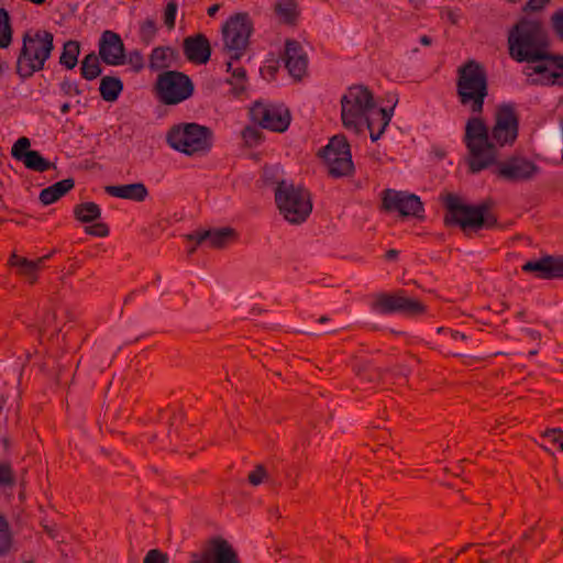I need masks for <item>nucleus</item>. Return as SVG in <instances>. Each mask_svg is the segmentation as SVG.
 <instances>
[{
    "label": "nucleus",
    "mask_w": 563,
    "mask_h": 563,
    "mask_svg": "<svg viewBox=\"0 0 563 563\" xmlns=\"http://www.w3.org/2000/svg\"><path fill=\"white\" fill-rule=\"evenodd\" d=\"M519 120L512 104H500L495 113L490 134L479 115L471 117L465 124L464 143L468 151V167L478 173L494 165L498 147L512 145L518 136Z\"/></svg>",
    "instance_id": "1"
},
{
    "label": "nucleus",
    "mask_w": 563,
    "mask_h": 563,
    "mask_svg": "<svg viewBox=\"0 0 563 563\" xmlns=\"http://www.w3.org/2000/svg\"><path fill=\"white\" fill-rule=\"evenodd\" d=\"M510 57L518 63H536L549 57V36L542 22L521 19L508 33Z\"/></svg>",
    "instance_id": "2"
},
{
    "label": "nucleus",
    "mask_w": 563,
    "mask_h": 563,
    "mask_svg": "<svg viewBox=\"0 0 563 563\" xmlns=\"http://www.w3.org/2000/svg\"><path fill=\"white\" fill-rule=\"evenodd\" d=\"M54 51V35L47 30H27L22 35L15 73L24 81L44 69Z\"/></svg>",
    "instance_id": "3"
},
{
    "label": "nucleus",
    "mask_w": 563,
    "mask_h": 563,
    "mask_svg": "<svg viewBox=\"0 0 563 563\" xmlns=\"http://www.w3.org/2000/svg\"><path fill=\"white\" fill-rule=\"evenodd\" d=\"M456 96L461 106L479 115L488 96V77L485 67L475 59H468L456 70Z\"/></svg>",
    "instance_id": "4"
},
{
    "label": "nucleus",
    "mask_w": 563,
    "mask_h": 563,
    "mask_svg": "<svg viewBox=\"0 0 563 563\" xmlns=\"http://www.w3.org/2000/svg\"><path fill=\"white\" fill-rule=\"evenodd\" d=\"M444 206L446 208L445 225H459L465 233L497 225V218L489 212L490 203L488 201L468 206L463 203L456 195L448 194L444 197Z\"/></svg>",
    "instance_id": "5"
},
{
    "label": "nucleus",
    "mask_w": 563,
    "mask_h": 563,
    "mask_svg": "<svg viewBox=\"0 0 563 563\" xmlns=\"http://www.w3.org/2000/svg\"><path fill=\"white\" fill-rule=\"evenodd\" d=\"M213 133L195 122L174 124L166 134L167 144L187 156L205 155L212 147Z\"/></svg>",
    "instance_id": "6"
},
{
    "label": "nucleus",
    "mask_w": 563,
    "mask_h": 563,
    "mask_svg": "<svg viewBox=\"0 0 563 563\" xmlns=\"http://www.w3.org/2000/svg\"><path fill=\"white\" fill-rule=\"evenodd\" d=\"M275 201L285 220L300 224L312 211L310 194L300 186L282 180L275 189Z\"/></svg>",
    "instance_id": "7"
},
{
    "label": "nucleus",
    "mask_w": 563,
    "mask_h": 563,
    "mask_svg": "<svg viewBox=\"0 0 563 563\" xmlns=\"http://www.w3.org/2000/svg\"><path fill=\"white\" fill-rule=\"evenodd\" d=\"M376 108L372 91L362 85L347 89L341 99V119L344 128L356 134L363 132V118Z\"/></svg>",
    "instance_id": "8"
},
{
    "label": "nucleus",
    "mask_w": 563,
    "mask_h": 563,
    "mask_svg": "<svg viewBox=\"0 0 563 563\" xmlns=\"http://www.w3.org/2000/svg\"><path fill=\"white\" fill-rule=\"evenodd\" d=\"M154 90L161 103L176 106L192 97L195 85L185 73L165 70L157 76Z\"/></svg>",
    "instance_id": "9"
},
{
    "label": "nucleus",
    "mask_w": 563,
    "mask_h": 563,
    "mask_svg": "<svg viewBox=\"0 0 563 563\" xmlns=\"http://www.w3.org/2000/svg\"><path fill=\"white\" fill-rule=\"evenodd\" d=\"M253 32L252 20L246 12L230 16L222 26L224 49L231 59H240L246 52Z\"/></svg>",
    "instance_id": "10"
},
{
    "label": "nucleus",
    "mask_w": 563,
    "mask_h": 563,
    "mask_svg": "<svg viewBox=\"0 0 563 563\" xmlns=\"http://www.w3.org/2000/svg\"><path fill=\"white\" fill-rule=\"evenodd\" d=\"M320 156L327 164L329 175L334 178L349 176L354 169L350 144L342 134L331 137L320 151Z\"/></svg>",
    "instance_id": "11"
},
{
    "label": "nucleus",
    "mask_w": 563,
    "mask_h": 563,
    "mask_svg": "<svg viewBox=\"0 0 563 563\" xmlns=\"http://www.w3.org/2000/svg\"><path fill=\"white\" fill-rule=\"evenodd\" d=\"M372 308L382 314L399 312L417 317L426 312V306L418 299L407 297L404 290L377 294L372 302Z\"/></svg>",
    "instance_id": "12"
},
{
    "label": "nucleus",
    "mask_w": 563,
    "mask_h": 563,
    "mask_svg": "<svg viewBox=\"0 0 563 563\" xmlns=\"http://www.w3.org/2000/svg\"><path fill=\"white\" fill-rule=\"evenodd\" d=\"M188 563H241L238 552L222 537H214L199 550L191 552Z\"/></svg>",
    "instance_id": "13"
},
{
    "label": "nucleus",
    "mask_w": 563,
    "mask_h": 563,
    "mask_svg": "<svg viewBox=\"0 0 563 563\" xmlns=\"http://www.w3.org/2000/svg\"><path fill=\"white\" fill-rule=\"evenodd\" d=\"M382 206L385 211L398 212L401 217L422 218L423 213L420 198L406 191L385 189L382 192Z\"/></svg>",
    "instance_id": "14"
},
{
    "label": "nucleus",
    "mask_w": 563,
    "mask_h": 563,
    "mask_svg": "<svg viewBox=\"0 0 563 563\" xmlns=\"http://www.w3.org/2000/svg\"><path fill=\"white\" fill-rule=\"evenodd\" d=\"M251 118L263 129H268L275 132H284L290 123V113L288 109L255 102L251 108Z\"/></svg>",
    "instance_id": "15"
},
{
    "label": "nucleus",
    "mask_w": 563,
    "mask_h": 563,
    "mask_svg": "<svg viewBox=\"0 0 563 563\" xmlns=\"http://www.w3.org/2000/svg\"><path fill=\"white\" fill-rule=\"evenodd\" d=\"M539 170L532 161L523 156H512L498 163L496 174L505 180L518 183L532 179Z\"/></svg>",
    "instance_id": "16"
},
{
    "label": "nucleus",
    "mask_w": 563,
    "mask_h": 563,
    "mask_svg": "<svg viewBox=\"0 0 563 563\" xmlns=\"http://www.w3.org/2000/svg\"><path fill=\"white\" fill-rule=\"evenodd\" d=\"M31 142L27 137H20L11 148V155L22 162L27 169L43 173L48 170L53 164L45 159L37 151L30 150Z\"/></svg>",
    "instance_id": "17"
},
{
    "label": "nucleus",
    "mask_w": 563,
    "mask_h": 563,
    "mask_svg": "<svg viewBox=\"0 0 563 563\" xmlns=\"http://www.w3.org/2000/svg\"><path fill=\"white\" fill-rule=\"evenodd\" d=\"M99 56L111 66L122 65L125 62V48L119 34L104 31L99 41Z\"/></svg>",
    "instance_id": "18"
},
{
    "label": "nucleus",
    "mask_w": 563,
    "mask_h": 563,
    "mask_svg": "<svg viewBox=\"0 0 563 563\" xmlns=\"http://www.w3.org/2000/svg\"><path fill=\"white\" fill-rule=\"evenodd\" d=\"M284 60L289 75L295 79L300 80L306 75L308 56L298 41L286 40Z\"/></svg>",
    "instance_id": "19"
},
{
    "label": "nucleus",
    "mask_w": 563,
    "mask_h": 563,
    "mask_svg": "<svg viewBox=\"0 0 563 563\" xmlns=\"http://www.w3.org/2000/svg\"><path fill=\"white\" fill-rule=\"evenodd\" d=\"M522 271L537 273V276L544 279L563 278V257L544 256L538 261L527 262Z\"/></svg>",
    "instance_id": "20"
},
{
    "label": "nucleus",
    "mask_w": 563,
    "mask_h": 563,
    "mask_svg": "<svg viewBox=\"0 0 563 563\" xmlns=\"http://www.w3.org/2000/svg\"><path fill=\"white\" fill-rule=\"evenodd\" d=\"M184 54L195 64H206L210 59L211 46L206 35L199 33L188 36L183 42Z\"/></svg>",
    "instance_id": "21"
},
{
    "label": "nucleus",
    "mask_w": 563,
    "mask_h": 563,
    "mask_svg": "<svg viewBox=\"0 0 563 563\" xmlns=\"http://www.w3.org/2000/svg\"><path fill=\"white\" fill-rule=\"evenodd\" d=\"M179 53L170 46H157L148 56V68L152 71L167 70L177 65Z\"/></svg>",
    "instance_id": "22"
},
{
    "label": "nucleus",
    "mask_w": 563,
    "mask_h": 563,
    "mask_svg": "<svg viewBox=\"0 0 563 563\" xmlns=\"http://www.w3.org/2000/svg\"><path fill=\"white\" fill-rule=\"evenodd\" d=\"M393 110L394 108L388 110L385 108H375L371 113L363 118L365 120L366 128L369 131L372 141L375 142L383 135L391 120Z\"/></svg>",
    "instance_id": "23"
},
{
    "label": "nucleus",
    "mask_w": 563,
    "mask_h": 563,
    "mask_svg": "<svg viewBox=\"0 0 563 563\" xmlns=\"http://www.w3.org/2000/svg\"><path fill=\"white\" fill-rule=\"evenodd\" d=\"M104 190L108 195L117 198L134 200L137 202L144 201L148 196L147 188L142 183L106 186Z\"/></svg>",
    "instance_id": "24"
},
{
    "label": "nucleus",
    "mask_w": 563,
    "mask_h": 563,
    "mask_svg": "<svg viewBox=\"0 0 563 563\" xmlns=\"http://www.w3.org/2000/svg\"><path fill=\"white\" fill-rule=\"evenodd\" d=\"M75 186L73 178L57 181L41 190L38 199L44 206L52 205L69 192Z\"/></svg>",
    "instance_id": "25"
},
{
    "label": "nucleus",
    "mask_w": 563,
    "mask_h": 563,
    "mask_svg": "<svg viewBox=\"0 0 563 563\" xmlns=\"http://www.w3.org/2000/svg\"><path fill=\"white\" fill-rule=\"evenodd\" d=\"M538 64L536 66H528L526 67L525 74L528 77H532L533 75H538V79H531L532 82H540V84H553L554 77H552V73L554 71V56H551L549 54V57H547L543 60H538Z\"/></svg>",
    "instance_id": "26"
},
{
    "label": "nucleus",
    "mask_w": 563,
    "mask_h": 563,
    "mask_svg": "<svg viewBox=\"0 0 563 563\" xmlns=\"http://www.w3.org/2000/svg\"><path fill=\"white\" fill-rule=\"evenodd\" d=\"M209 236L207 243L212 249H224L236 239V232L234 229L225 227L216 230H208Z\"/></svg>",
    "instance_id": "27"
},
{
    "label": "nucleus",
    "mask_w": 563,
    "mask_h": 563,
    "mask_svg": "<svg viewBox=\"0 0 563 563\" xmlns=\"http://www.w3.org/2000/svg\"><path fill=\"white\" fill-rule=\"evenodd\" d=\"M122 90L123 84L120 78L112 76H104L101 78L99 91L104 101H115Z\"/></svg>",
    "instance_id": "28"
},
{
    "label": "nucleus",
    "mask_w": 563,
    "mask_h": 563,
    "mask_svg": "<svg viewBox=\"0 0 563 563\" xmlns=\"http://www.w3.org/2000/svg\"><path fill=\"white\" fill-rule=\"evenodd\" d=\"M74 216L82 223H90L101 217V210L95 202H82L74 208Z\"/></svg>",
    "instance_id": "29"
},
{
    "label": "nucleus",
    "mask_w": 563,
    "mask_h": 563,
    "mask_svg": "<svg viewBox=\"0 0 563 563\" xmlns=\"http://www.w3.org/2000/svg\"><path fill=\"white\" fill-rule=\"evenodd\" d=\"M80 53V45L77 41H67L64 44L62 55L59 57V64L67 69H73L78 63V56Z\"/></svg>",
    "instance_id": "30"
},
{
    "label": "nucleus",
    "mask_w": 563,
    "mask_h": 563,
    "mask_svg": "<svg viewBox=\"0 0 563 563\" xmlns=\"http://www.w3.org/2000/svg\"><path fill=\"white\" fill-rule=\"evenodd\" d=\"M48 257L49 255H45L37 258L36 261H29L27 258L26 261H22V264L16 268L18 274L26 278L30 284H34L37 280L38 269L41 268L44 261Z\"/></svg>",
    "instance_id": "31"
},
{
    "label": "nucleus",
    "mask_w": 563,
    "mask_h": 563,
    "mask_svg": "<svg viewBox=\"0 0 563 563\" xmlns=\"http://www.w3.org/2000/svg\"><path fill=\"white\" fill-rule=\"evenodd\" d=\"M13 533L9 521L0 514V556L9 554L13 548Z\"/></svg>",
    "instance_id": "32"
},
{
    "label": "nucleus",
    "mask_w": 563,
    "mask_h": 563,
    "mask_svg": "<svg viewBox=\"0 0 563 563\" xmlns=\"http://www.w3.org/2000/svg\"><path fill=\"white\" fill-rule=\"evenodd\" d=\"M80 74L87 80H92L100 76L101 67L98 56L95 53L88 54L81 60Z\"/></svg>",
    "instance_id": "33"
},
{
    "label": "nucleus",
    "mask_w": 563,
    "mask_h": 563,
    "mask_svg": "<svg viewBox=\"0 0 563 563\" xmlns=\"http://www.w3.org/2000/svg\"><path fill=\"white\" fill-rule=\"evenodd\" d=\"M227 68L232 73V78L228 79V82L233 87L234 96H240L246 89V71L243 67L232 68V62L227 63Z\"/></svg>",
    "instance_id": "34"
},
{
    "label": "nucleus",
    "mask_w": 563,
    "mask_h": 563,
    "mask_svg": "<svg viewBox=\"0 0 563 563\" xmlns=\"http://www.w3.org/2000/svg\"><path fill=\"white\" fill-rule=\"evenodd\" d=\"M12 25L9 12L0 8V47L8 48L12 43Z\"/></svg>",
    "instance_id": "35"
},
{
    "label": "nucleus",
    "mask_w": 563,
    "mask_h": 563,
    "mask_svg": "<svg viewBox=\"0 0 563 563\" xmlns=\"http://www.w3.org/2000/svg\"><path fill=\"white\" fill-rule=\"evenodd\" d=\"M275 12L286 23H292L297 18L296 0H277Z\"/></svg>",
    "instance_id": "36"
},
{
    "label": "nucleus",
    "mask_w": 563,
    "mask_h": 563,
    "mask_svg": "<svg viewBox=\"0 0 563 563\" xmlns=\"http://www.w3.org/2000/svg\"><path fill=\"white\" fill-rule=\"evenodd\" d=\"M157 34L156 21L152 18H147L140 24V40L145 45L151 44Z\"/></svg>",
    "instance_id": "37"
},
{
    "label": "nucleus",
    "mask_w": 563,
    "mask_h": 563,
    "mask_svg": "<svg viewBox=\"0 0 563 563\" xmlns=\"http://www.w3.org/2000/svg\"><path fill=\"white\" fill-rule=\"evenodd\" d=\"M60 330H62V328L57 323L56 312L47 311L41 322L40 332L41 333L58 334L60 332Z\"/></svg>",
    "instance_id": "38"
},
{
    "label": "nucleus",
    "mask_w": 563,
    "mask_h": 563,
    "mask_svg": "<svg viewBox=\"0 0 563 563\" xmlns=\"http://www.w3.org/2000/svg\"><path fill=\"white\" fill-rule=\"evenodd\" d=\"M268 478V473L264 465L257 464L249 474L247 481L252 486H258Z\"/></svg>",
    "instance_id": "39"
},
{
    "label": "nucleus",
    "mask_w": 563,
    "mask_h": 563,
    "mask_svg": "<svg viewBox=\"0 0 563 563\" xmlns=\"http://www.w3.org/2000/svg\"><path fill=\"white\" fill-rule=\"evenodd\" d=\"M242 136L249 146H255L262 141L263 133L260 129L254 126H246Z\"/></svg>",
    "instance_id": "40"
},
{
    "label": "nucleus",
    "mask_w": 563,
    "mask_h": 563,
    "mask_svg": "<svg viewBox=\"0 0 563 563\" xmlns=\"http://www.w3.org/2000/svg\"><path fill=\"white\" fill-rule=\"evenodd\" d=\"M177 13V3L174 0H170L164 11V23L168 30H173L175 27V20Z\"/></svg>",
    "instance_id": "41"
},
{
    "label": "nucleus",
    "mask_w": 563,
    "mask_h": 563,
    "mask_svg": "<svg viewBox=\"0 0 563 563\" xmlns=\"http://www.w3.org/2000/svg\"><path fill=\"white\" fill-rule=\"evenodd\" d=\"M0 485L9 487L14 485L13 471L8 463H0Z\"/></svg>",
    "instance_id": "42"
},
{
    "label": "nucleus",
    "mask_w": 563,
    "mask_h": 563,
    "mask_svg": "<svg viewBox=\"0 0 563 563\" xmlns=\"http://www.w3.org/2000/svg\"><path fill=\"white\" fill-rule=\"evenodd\" d=\"M554 34L563 41V10L555 11L550 19Z\"/></svg>",
    "instance_id": "43"
},
{
    "label": "nucleus",
    "mask_w": 563,
    "mask_h": 563,
    "mask_svg": "<svg viewBox=\"0 0 563 563\" xmlns=\"http://www.w3.org/2000/svg\"><path fill=\"white\" fill-rule=\"evenodd\" d=\"M128 63L136 73L141 71L144 68V57L140 51L130 52Z\"/></svg>",
    "instance_id": "44"
},
{
    "label": "nucleus",
    "mask_w": 563,
    "mask_h": 563,
    "mask_svg": "<svg viewBox=\"0 0 563 563\" xmlns=\"http://www.w3.org/2000/svg\"><path fill=\"white\" fill-rule=\"evenodd\" d=\"M543 438L549 439L553 444H558L559 449L563 451V431L560 429H549L543 434Z\"/></svg>",
    "instance_id": "45"
},
{
    "label": "nucleus",
    "mask_w": 563,
    "mask_h": 563,
    "mask_svg": "<svg viewBox=\"0 0 563 563\" xmlns=\"http://www.w3.org/2000/svg\"><path fill=\"white\" fill-rule=\"evenodd\" d=\"M167 562H168L167 555L162 553L157 549L150 550L143 560V563H167Z\"/></svg>",
    "instance_id": "46"
},
{
    "label": "nucleus",
    "mask_w": 563,
    "mask_h": 563,
    "mask_svg": "<svg viewBox=\"0 0 563 563\" xmlns=\"http://www.w3.org/2000/svg\"><path fill=\"white\" fill-rule=\"evenodd\" d=\"M85 231L89 235L100 236V238H104L109 234L108 225L102 222L86 227Z\"/></svg>",
    "instance_id": "47"
},
{
    "label": "nucleus",
    "mask_w": 563,
    "mask_h": 563,
    "mask_svg": "<svg viewBox=\"0 0 563 563\" xmlns=\"http://www.w3.org/2000/svg\"><path fill=\"white\" fill-rule=\"evenodd\" d=\"M554 71L552 73L553 84L563 86V56H554Z\"/></svg>",
    "instance_id": "48"
},
{
    "label": "nucleus",
    "mask_w": 563,
    "mask_h": 563,
    "mask_svg": "<svg viewBox=\"0 0 563 563\" xmlns=\"http://www.w3.org/2000/svg\"><path fill=\"white\" fill-rule=\"evenodd\" d=\"M60 89L66 96H79L81 95V90L79 89L78 85L76 82H73L68 79H65L60 84Z\"/></svg>",
    "instance_id": "49"
},
{
    "label": "nucleus",
    "mask_w": 563,
    "mask_h": 563,
    "mask_svg": "<svg viewBox=\"0 0 563 563\" xmlns=\"http://www.w3.org/2000/svg\"><path fill=\"white\" fill-rule=\"evenodd\" d=\"M550 0H529L525 7H523V11L525 12H534V11H540L544 8V5L549 2Z\"/></svg>",
    "instance_id": "50"
},
{
    "label": "nucleus",
    "mask_w": 563,
    "mask_h": 563,
    "mask_svg": "<svg viewBox=\"0 0 563 563\" xmlns=\"http://www.w3.org/2000/svg\"><path fill=\"white\" fill-rule=\"evenodd\" d=\"M208 236H209V231L207 230V231H197L195 233L187 234L186 239L188 241H195L196 245H200L202 243H207Z\"/></svg>",
    "instance_id": "51"
},
{
    "label": "nucleus",
    "mask_w": 563,
    "mask_h": 563,
    "mask_svg": "<svg viewBox=\"0 0 563 563\" xmlns=\"http://www.w3.org/2000/svg\"><path fill=\"white\" fill-rule=\"evenodd\" d=\"M22 261H26L25 257H22V256H19L18 254L15 253H12L10 258H9V262L8 264L12 267H15L18 268L22 263Z\"/></svg>",
    "instance_id": "52"
},
{
    "label": "nucleus",
    "mask_w": 563,
    "mask_h": 563,
    "mask_svg": "<svg viewBox=\"0 0 563 563\" xmlns=\"http://www.w3.org/2000/svg\"><path fill=\"white\" fill-rule=\"evenodd\" d=\"M442 14H445L446 19H448L452 24H454V25H455V24H457V22H459V15H457L454 11H452V10H450V9H446V10H444V11L442 12Z\"/></svg>",
    "instance_id": "53"
},
{
    "label": "nucleus",
    "mask_w": 563,
    "mask_h": 563,
    "mask_svg": "<svg viewBox=\"0 0 563 563\" xmlns=\"http://www.w3.org/2000/svg\"><path fill=\"white\" fill-rule=\"evenodd\" d=\"M220 4L216 3L208 8L207 13L209 16H214L216 13L219 11Z\"/></svg>",
    "instance_id": "54"
},
{
    "label": "nucleus",
    "mask_w": 563,
    "mask_h": 563,
    "mask_svg": "<svg viewBox=\"0 0 563 563\" xmlns=\"http://www.w3.org/2000/svg\"><path fill=\"white\" fill-rule=\"evenodd\" d=\"M451 335H452L453 340H457V339L466 340L467 339V336L464 333H461V332H457V331H452Z\"/></svg>",
    "instance_id": "55"
},
{
    "label": "nucleus",
    "mask_w": 563,
    "mask_h": 563,
    "mask_svg": "<svg viewBox=\"0 0 563 563\" xmlns=\"http://www.w3.org/2000/svg\"><path fill=\"white\" fill-rule=\"evenodd\" d=\"M385 256L387 260H395L398 256V252L396 250H388Z\"/></svg>",
    "instance_id": "56"
},
{
    "label": "nucleus",
    "mask_w": 563,
    "mask_h": 563,
    "mask_svg": "<svg viewBox=\"0 0 563 563\" xmlns=\"http://www.w3.org/2000/svg\"><path fill=\"white\" fill-rule=\"evenodd\" d=\"M420 43H421L422 45L429 46V45H431L432 40H431V37H430V36H428V35H422V36L420 37Z\"/></svg>",
    "instance_id": "57"
},
{
    "label": "nucleus",
    "mask_w": 563,
    "mask_h": 563,
    "mask_svg": "<svg viewBox=\"0 0 563 563\" xmlns=\"http://www.w3.org/2000/svg\"><path fill=\"white\" fill-rule=\"evenodd\" d=\"M416 9H420L426 0H408Z\"/></svg>",
    "instance_id": "58"
},
{
    "label": "nucleus",
    "mask_w": 563,
    "mask_h": 563,
    "mask_svg": "<svg viewBox=\"0 0 563 563\" xmlns=\"http://www.w3.org/2000/svg\"><path fill=\"white\" fill-rule=\"evenodd\" d=\"M527 333L530 336V339H532V340H539L540 339V333L537 332V331L527 330Z\"/></svg>",
    "instance_id": "59"
},
{
    "label": "nucleus",
    "mask_w": 563,
    "mask_h": 563,
    "mask_svg": "<svg viewBox=\"0 0 563 563\" xmlns=\"http://www.w3.org/2000/svg\"><path fill=\"white\" fill-rule=\"evenodd\" d=\"M69 109H70V104H69L68 102H65V103H64V104H62V107H60V112H62L63 114H66V113H68V112H69Z\"/></svg>",
    "instance_id": "60"
},
{
    "label": "nucleus",
    "mask_w": 563,
    "mask_h": 563,
    "mask_svg": "<svg viewBox=\"0 0 563 563\" xmlns=\"http://www.w3.org/2000/svg\"><path fill=\"white\" fill-rule=\"evenodd\" d=\"M44 530L46 531V533H47L51 538H53V539H54V538H56V533H55V531H54L51 527L45 526V527H44Z\"/></svg>",
    "instance_id": "61"
},
{
    "label": "nucleus",
    "mask_w": 563,
    "mask_h": 563,
    "mask_svg": "<svg viewBox=\"0 0 563 563\" xmlns=\"http://www.w3.org/2000/svg\"><path fill=\"white\" fill-rule=\"evenodd\" d=\"M5 404H7V397L4 395L0 394V413L2 412V409Z\"/></svg>",
    "instance_id": "62"
},
{
    "label": "nucleus",
    "mask_w": 563,
    "mask_h": 563,
    "mask_svg": "<svg viewBox=\"0 0 563 563\" xmlns=\"http://www.w3.org/2000/svg\"><path fill=\"white\" fill-rule=\"evenodd\" d=\"M8 63L0 60V76L4 73L5 69H8Z\"/></svg>",
    "instance_id": "63"
},
{
    "label": "nucleus",
    "mask_w": 563,
    "mask_h": 563,
    "mask_svg": "<svg viewBox=\"0 0 563 563\" xmlns=\"http://www.w3.org/2000/svg\"><path fill=\"white\" fill-rule=\"evenodd\" d=\"M320 323H324L328 321V318L327 317H321L319 320H318Z\"/></svg>",
    "instance_id": "64"
}]
</instances>
